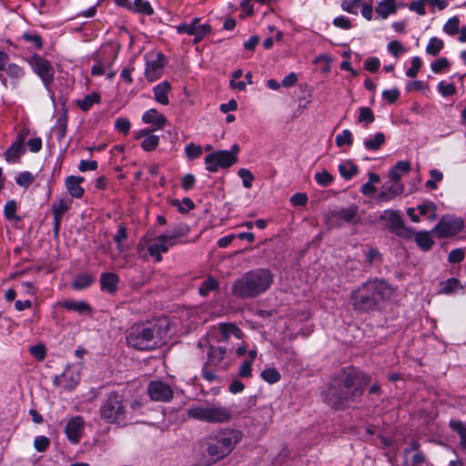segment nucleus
Returning a JSON list of instances; mask_svg holds the SVG:
<instances>
[{
	"instance_id": "f257e3e1",
	"label": "nucleus",
	"mask_w": 466,
	"mask_h": 466,
	"mask_svg": "<svg viewBox=\"0 0 466 466\" xmlns=\"http://www.w3.org/2000/svg\"><path fill=\"white\" fill-rule=\"evenodd\" d=\"M370 377L360 371H344L341 379L334 381L326 393V401L335 409H345L363 394Z\"/></svg>"
},
{
	"instance_id": "f03ea898",
	"label": "nucleus",
	"mask_w": 466,
	"mask_h": 466,
	"mask_svg": "<svg viewBox=\"0 0 466 466\" xmlns=\"http://www.w3.org/2000/svg\"><path fill=\"white\" fill-rule=\"evenodd\" d=\"M394 289L380 279H369L350 293V301L355 311L369 313L379 309L381 303L390 299Z\"/></svg>"
},
{
	"instance_id": "7ed1b4c3",
	"label": "nucleus",
	"mask_w": 466,
	"mask_h": 466,
	"mask_svg": "<svg viewBox=\"0 0 466 466\" xmlns=\"http://www.w3.org/2000/svg\"><path fill=\"white\" fill-rule=\"evenodd\" d=\"M274 276L268 268H256L244 273L231 287V293L238 299H254L265 293L273 283Z\"/></svg>"
},
{
	"instance_id": "20e7f679",
	"label": "nucleus",
	"mask_w": 466,
	"mask_h": 466,
	"mask_svg": "<svg viewBox=\"0 0 466 466\" xmlns=\"http://www.w3.org/2000/svg\"><path fill=\"white\" fill-rule=\"evenodd\" d=\"M242 437L243 433L240 431L225 428L207 435L201 443L212 461L217 462L228 456Z\"/></svg>"
},
{
	"instance_id": "39448f33",
	"label": "nucleus",
	"mask_w": 466,
	"mask_h": 466,
	"mask_svg": "<svg viewBox=\"0 0 466 466\" xmlns=\"http://www.w3.org/2000/svg\"><path fill=\"white\" fill-rule=\"evenodd\" d=\"M127 342L130 347L140 350H153L163 342V330L161 324L152 327L134 325L128 331Z\"/></svg>"
},
{
	"instance_id": "423d86ee",
	"label": "nucleus",
	"mask_w": 466,
	"mask_h": 466,
	"mask_svg": "<svg viewBox=\"0 0 466 466\" xmlns=\"http://www.w3.org/2000/svg\"><path fill=\"white\" fill-rule=\"evenodd\" d=\"M187 415L195 420L210 424H226L232 419L229 408L208 402L189 407L187 410Z\"/></svg>"
},
{
	"instance_id": "0eeeda50",
	"label": "nucleus",
	"mask_w": 466,
	"mask_h": 466,
	"mask_svg": "<svg viewBox=\"0 0 466 466\" xmlns=\"http://www.w3.org/2000/svg\"><path fill=\"white\" fill-rule=\"evenodd\" d=\"M99 416L106 423H121L127 417L124 396L116 391L110 392L100 406Z\"/></svg>"
},
{
	"instance_id": "6e6552de",
	"label": "nucleus",
	"mask_w": 466,
	"mask_h": 466,
	"mask_svg": "<svg viewBox=\"0 0 466 466\" xmlns=\"http://www.w3.org/2000/svg\"><path fill=\"white\" fill-rule=\"evenodd\" d=\"M238 161V157L227 150L216 151L205 157L207 170L217 172L218 168H228Z\"/></svg>"
},
{
	"instance_id": "1a4fd4ad",
	"label": "nucleus",
	"mask_w": 466,
	"mask_h": 466,
	"mask_svg": "<svg viewBox=\"0 0 466 466\" xmlns=\"http://www.w3.org/2000/svg\"><path fill=\"white\" fill-rule=\"evenodd\" d=\"M34 72L41 78L46 87H49L54 80L55 70L51 63L35 54L28 60Z\"/></svg>"
},
{
	"instance_id": "9d476101",
	"label": "nucleus",
	"mask_w": 466,
	"mask_h": 466,
	"mask_svg": "<svg viewBox=\"0 0 466 466\" xmlns=\"http://www.w3.org/2000/svg\"><path fill=\"white\" fill-rule=\"evenodd\" d=\"M179 34L193 35L195 44L200 42L204 37L211 34L212 28L209 24H200V18H194L189 24L183 23L177 26Z\"/></svg>"
},
{
	"instance_id": "9b49d317",
	"label": "nucleus",
	"mask_w": 466,
	"mask_h": 466,
	"mask_svg": "<svg viewBox=\"0 0 466 466\" xmlns=\"http://www.w3.org/2000/svg\"><path fill=\"white\" fill-rule=\"evenodd\" d=\"M464 223L460 218L443 217L432 229V232L440 238L452 237L463 228Z\"/></svg>"
},
{
	"instance_id": "f8f14e48",
	"label": "nucleus",
	"mask_w": 466,
	"mask_h": 466,
	"mask_svg": "<svg viewBox=\"0 0 466 466\" xmlns=\"http://www.w3.org/2000/svg\"><path fill=\"white\" fill-rule=\"evenodd\" d=\"M147 393L154 401L167 402L173 398V390L169 384L161 380L150 381L147 385Z\"/></svg>"
},
{
	"instance_id": "ddd939ff",
	"label": "nucleus",
	"mask_w": 466,
	"mask_h": 466,
	"mask_svg": "<svg viewBox=\"0 0 466 466\" xmlns=\"http://www.w3.org/2000/svg\"><path fill=\"white\" fill-rule=\"evenodd\" d=\"M84 425L85 421L80 416L73 417L67 421L65 432L72 443L76 444L79 442L84 431Z\"/></svg>"
},
{
	"instance_id": "4468645a",
	"label": "nucleus",
	"mask_w": 466,
	"mask_h": 466,
	"mask_svg": "<svg viewBox=\"0 0 466 466\" xmlns=\"http://www.w3.org/2000/svg\"><path fill=\"white\" fill-rule=\"evenodd\" d=\"M404 190L402 183L387 182L382 186L380 192L377 196L379 202H389L401 195Z\"/></svg>"
},
{
	"instance_id": "2eb2a0df",
	"label": "nucleus",
	"mask_w": 466,
	"mask_h": 466,
	"mask_svg": "<svg viewBox=\"0 0 466 466\" xmlns=\"http://www.w3.org/2000/svg\"><path fill=\"white\" fill-rule=\"evenodd\" d=\"M214 329H218L221 335V339H218L219 341H228L231 337L239 339L243 336V332L235 323L222 322L214 327Z\"/></svg>"
},
{
	"instance_id": "dca6fc26",
	"label": "nucleus",
	"mask_w": 466,
	"mask_h": 466,
	"mask_svg": "<svg viewBox=\"0 0 466 466\" xmlns=\"http://www.w3.org/2000/svg\"><path fill=\"white\" fill-rule=\"evenodd\" d=\"M142 121L153 125L156 129H162L167 123L166 116L155 108L146 111L142 116Z\"/></svg>"
},
{
	"instance_id": "f3484780",
	"label": "nucleus",
	"mask_w": 466,
	"mask_h": 466,
	"mask_svg": "<svg viewBox=\"0 0 466 466\" xmlns=\"http://www.w3.org/2000/svg\"><path fill=\"white\" fill-rule=\"evenodd\" d=\"M72 201L70 199H59L52 205V213L54 215L55 231L57 233L59 225L64 214L69 209Z\"/></svg>"
},
{
	"instance_id": "a211bd4d",
	"label": "nucleus",
	"mask_w": 466,
	"mask_h": 466,
	"mask_svg": "<svg viewBox=\"0 0 466 466\" xmlns=\"http://www.w3.org/2000/svg\"><path fill=\"white\" fill-rule=\"evenodd\" d=\"M187 226H178L175 228L171 234L160 235L162 242L168 249L170 247L177 245L179 242V238L185 237L188 232Z\"/></svg>"
},
{
	"instance_id": "6ab92c4d",
	"label": "nucleus",
	"mask_w": 466,
	"mask_h": 466,
	"mask_svg": "<svg viewBox=\"0 0 466 466\" xmlns=\"http://www.w3.org/2000/svg\"><path fill=\"white\" fill-rule=\"evenodd\" d=\"M141 137H144L141 147L145 151H152L156 149L159 143L158 136L153 135L149 129H143L137 132L136 138L138 139Z\"/></svg>"
},
{
	"instance_id": "aec40b11",
	"label": "nucleus",
	"mask_w": 466,
	"mask_h": 466,
	"mask_svg": "<svg viewBox=\"0 0 466 466\" xmlns=\"http://www.w3.org/2000/svg\"><path fill=\"white\" fill-rule=\"evenodd\" d=\"M164 66L163 58L160 56H157V57L152 61H148L147 63L146 67V77L149 81L157 80L161 73L162 68Z\"/></svg>"
},
{
	"instance_id": "412c9836",
	"label": "nucleus",
	"mask_w": 466,
	"mask_h": 466,
	"mask_svg": "<svg viewBox=\"0 0 466 466\" xmlns=\"http://www.w3.org/2000/svg\"><path fill=\"white\" fill-rule=\"evenodd\" d=\"M78 380L79 376L77 374H74L70 370H66L55 379V383L63 389L71 390L76 387Z\"/></svg>"
},
{
	"instance_id": "4be33fe9",
	"label": "nucleus",
	"mask_w": 466,
	"mask_h": 466,
	"mask_svg": "<svg viewBox=\"0 0 466 466\" xmlns=\"http://www.w3.org/2000/svg\"><path fill=\"white\" fill-rule=\"evenodd\" d=\"M84 180L81 177L70 176L66 180V187L69 194L76 198H80L84 195V188L81 183Z\"/></svg>"
},
{
	"instance_id": "5701e85b",
	"label": "nucleus",
	"mask_w": 466,
	"mask_h": 466,
	"mask_svg": "<svg viewBox=\"0 0 466 466\" xmlns=\"http://www.w3.org/2000/svg\"><path fill=\"white\" fill-rule=\"evenodd\" d=\"M380 219L387 223L391 232L394 231L403 223L400 214L396 210H385L380 217Z\"/></svg>"
},
{
	"instance_id": "b1692460",
	"label": "nucleus",
	"mask_w": 466,
	"mask_h": 466,
	"mask_svg": "<svg viewBox=\"0 0 466 466\" xmlns=\"http://www.w3.org/2000/svg\"><path fill=\"white\" fill-rule=\"evenodd\" d=\"M154 96L157 102L167 106L169 103L168 94L171 92V86L167 81H163L154 87Z\"/></svg>"
},
{
	"instance_id": "393cba45",
	"label": "nucleus",
	"mask_w": 466,
	"mask_h": 466,
	"mask_svg": "<svg viewBox=\"0 0 466 466\" xmlns=\"http://www.w3.org/2000/svg\"><path fill=\"white\" fill-rule=\"evenodd\" d=\"M227 354V350L222 347H209L208 352V360L207 365L210 366H218L221 363V361L225 359Z\"/></svg>"
},
{
	"instance_id": "a878e982",
	"label": "nucleus",
	"mask_w": 466,
	"mask_h": 466,
	"mask_svg": "<svg viewBox=\"0 0 466 466\" xmlns=\"http://www.w3.org/2000/svg\"><path fill=\"white\" fill-rule=\"evenodd\" d=\"M147 251L150 256L154 257L157 262L162 261L161 252H167V247L162 242V238L160 236L157 237L152 240V242L147 246Z\"/></svg>"
},
{
	"instance_id": "bb28decb",
	"label": "nucleus",
	"mask_w": 466,
	"mask_h": 466,
	"mask_svg": "<svg viewBox=\"0 0 466 466\" xmlns=\"http://www.w3.org/2000/svg\"><path fill=\"white\" fill-rule=\"evenodd\" d=\"M118 277L114 273H103L100 278L101 289L115 293L117 289Z\"/></svg>"
},
{
	"instance_id": "cd10ccee",
	"label": "nucleus",
	"mask_w": 466,
	"mask_h": 466,
	"mask_svg": "<svg viewBox=\"0 0 466 466\" xmlns=\"http://www.w3.org/2000/svg\"><path fill=\"white\" fill-rule=\"evenodd\" d=\"M396 10V0H382L375 8L378 15L383 19L387 18L390 15L394 14Z\"/></svg>"
},
{
	"instance_id": "c85d7f7f",
	"label": "nucleus",
	"mask_w": 466,
	"mask_h": 466,
	"mask_svg": "<svg viewBox=\"0 0 466 466\" xmlns=\"http://www.w3.org/2000/svg\"><path fill=\"white\" fill-rule=\"evenodd\" d=\"M414 240L418 247L423 251L430 250L434 244V241L428 231L416 232Z\"/></svg>"
},
{
	"instance_id": "c756f323",
	"label": "nucleus",
	"mask_w": 466,
	"mask_h": 466,
	"mask_svg": "<svg viewBox=\"0 0 466 466\" xmlns=\"http://www.w3.org/2000/svg\"><path fill=\"white\" fill-rule=\"evenodd\" d=\"M60 305L67 310H74L80 314L91 311L90 306L85 301L67 300Z\"/></svg>"
},
{
	"instance_id": "7c9ffc66",
	"label": "nucleus",
	"mask_w": 466,
	"mask_h": 466,
	"mask_svg": "<svg viewBox=\"0 0 466 466\" xmlns=\"http://www.w3.org/2000/svg\"><path fill=\"white\" fill-rule=\"evenodd\" d=\"M339 171L341 177L346 179H350L359 172V168L352 161H345L339 166Z\"/></svg>"
},
{
	"instance_id": "2f4dec72",
	"label": "nucleus",
	"mask_w": 466,
	"mask_h": 466,
	"mask_svg": "<svg viewBox=\"0 0 466 466\" xmlns=\"http://www.w3.org/2000/svg\"><path fill=\"white\" fill-rule=\"evenodd\" d=\"M417 208L421 216H427L430 220H435L438 217L437 207L433 202L426 201Z\"/></svg>"
},
{
	"instance_id": "473e14b6",
	"label": "nucleus",
	"mask_w": 466,
	"mask_h": 466,
	"mask_svg": "<svg viewBox=\"0 0 466 466\" xmlns=\"http://www.w3.org/2000/svg\"><path fill=\"white\" fill-rule=\"evenodd\" d=\"M385 141V135L382 132H378L372 137L366 139L364 146L369 150H378Z\"/></svg>"
},
{
	"instance_id": "72a5a7b5",
	"label": "nucleus",
	"mask_w": 466,
	"mask_h": 466,
	"mask_svg": "<svg viewBox=\"0 0 466 466\" xmlns=\"http://www.w3.org/2000/svg\"><path fill=\"white\" fill-rule=\"evenodd\" d=\"M24 153L23 145L14 142L11 147L6 150L5 156L7 162H15L20 156Z\"/></svg>"
},
{
	"instance_id": "f704fd0d",
	"label": "nucleus",
	"mask_w": 466,
	"mask_h": 466,
	"mask_svg": "<svg viewBox=\"0 0 466 466\" xmlns=\"http://www.w3.org/2000/svg\"><path fill=\"white\" fill-rule=\"evenodd\" d=\"M100 102V96L97 93L86 95L83 99L77 100V106L84 111H87L93 105Z\"/></svg>"
},
{
	"instance_id": "c9c22d12",
	"label": "nucleus",
	"mask_w": 466,
	"mask_h": 466,
	"mask_svg": "<svg viewBox=\"0 0 466 466\" xmlns=\"http://www.w3.org/2000/svg\"><path fill=\"white\" fill-rule=\"evenodd\" d=\"M218 289V281L212 277L207 278L198 289V292L201 296L206 297L210 291Z\"/></svg>"
},
{
	"instance_id": "e433bc0d",
	"label": "nucleus",
	"mask_w": 466,
	"mask_h": 466,
	"mask_svg": "<svg viewBox=\"0 0 466 466\" xmlns=\"http://www.w3.org/2000/svg\"><path fill=\"white\" fill-rule=\"evenodd\" d=\"M337 212L340 218L341 222L344 221V222L351 223V222L358 221V215H357L358 208L355 206L350 207L349 208H343Z\"/></svg>"
},
{
	"instance_id": "4c0bfd02",
	"label": "nucleus",
	"mask_w": 466,
	"mask_h": 466,
	"mask_svg": "<svg viewBox=\"0 0 466 466\" xmlns=\"http://www.w3.org/2000/svg\"><path fill=\"white\" fill-rule=\"evenodd\" d=\"M444 46V42L437 37H431L427 45L426 52L427 54L436 56L440 54Z\"/></svg>"
},
{
	"instance_id": "58836bf2",
	"label": "nucleus",
	"mask_w": 466,
	"mask_h": 466,
	"mask_svg": "<svg viewBox=\"0 0 466 466\" xmlns=\"http://www.w3.org/2000/svg\"><path fill=\"white\" fill-rule=\"evenodd\" d=\"M128 7L133 8L136 12L142 13L147 15H152L154 12L149 2L145 0H135L133 7Z\"/></svg>"
},
{
	"instance_id": "ea45409f",
	"label": "nucleus",
	"mask_w": 466,
	"mask_h": 466,
	"mask_svg": "<svg viewBox=\"0 0 466 466\" xmlns=\"http://www.w3.org/2000/svg\"><path fill=\"white\" fill-rule=\"evenodd\" d=\"M460 19L457 16L450 18L443 26V30L450 35H454L459 33Z\"/></svg>"
},
{
	"instance_id": "a19ab883",
	"label": "nucleus",
	"mask_w": 466,
	"mask_h": 466,
	"mask_svg": "<svg viewBox=\"0 0 466 466\" xmlns=\"http://www.w3.org/2000/svg\"><path fill=\"white\" fill-rule=\"evenodd\" d=\"M93 279L87 274L77 276L72 283L75 289H82L91 285Z\"/></svg>"
},
{
	"instance_id": "79ce46f5",
	"label": "nucleus",
	"mask_w": 466,
	"mask_h": 466,
	"mask_svg": "<svg viewBox=\"0 0 466 466\" xmlns=\"http://www.w3.org/2000/svg\"><path fill=\"white\" fill-rule=\"evenodd\" d=\"M460 286V280L458 279L451 278L441 283V291L444 294H449L455 291Z\"/></svg>"
},
{
	"instance_id": "37998d69",
	"label": "nucleus",
	"mask_w": 466,
	"mask_h": 466,
	"mask_svg": "<svg viewBox=\"0 0 466 466\" xmlns=\"http://www.w3.org/2000/svg\"><path fill=\"white\" fill-rule=\"evenodd\" d=\"M261 377L268 383H276L280 380V374L275 368L265 369L261 372Z\"/></svg>"
},
{
	"instance_id": "c03bdc74",
	"label": "nucleus",
	"mask_w": 466,
	"mask_h": 466,
	"mask_svg": "<svg viewBox=\"0 0 466 466\" xmlns=\"http://www.w3.org/2000/svg\"><path fill=\"white\" fill-rule=\"evenodd\" d=\"M358 120L360 123H364L365 126H368L375 120V116L370 107L363 106L360 108Z\"/></svg>"
},
{
	"instance_id": "a18cd8bd",
	"label": "nucleus",
	"mask_w": 466,
	"mask_h": 466,
	"mask_svg": "<svg viewBox=\"0 0 466 466\" xmlns=\"http://www.w3.org/2000/svg\"><path fill=\"white\" fill-rule=\"evenodd\" d=\"M353 143L352 134L350 130L345 129L341 134L336 137V145L341 147L345 145L351 146Z\"/></svg>"
},
{
	"instance_id": "49530a36",
	"label": "nucleus",
	"mask_w": 466,
	"mask_h": 466,
	"mask_svg": "<svg viewBox=\"0 0 466 466\" xmlns=\"http://www.w3.org/2000/svg\"><path fill=\"white\" fill-rule=\"evenodd\" d=\"M325 223L329 229L341 226V220L337 211H331L326 215Z\"/></svg>"
},
{
	"instance_id": "de8ad7c7",
	"label": "nucleus",
	"mask_w": 466,
	"mask_h": 466,
	"mask_svg": "<svg viewBox=\"0 0 466 466\" xmlns=\"http://www.w3.org/2000/svg\"><path fill=\"white\" fill-rule=\"evenodd\" d=\"M238 174L242 179L243 186L246 188H250L255 178L251 171L247 168H240Z\"/></svg>"
},
{
	"instance_id": "09e8293b",
	"label": "nucleus",
	"mask_w": 466,
	"mask_h": 466,
	"mask_svg": "<svg viewBox=\"0 0 466 466\" xmlns=\"http://www.w3.org/2000/svg\"><path fill=\"white\" fill-rule=\"evenodd\" d=\"M450 67V61L446 57H441L431 63V70L438 74L442 70L448 69Z\"/></svg>"
},
{
	"instance_id": "8fccbe9b",
	"label": "nucleus",
	"mask_w": 466,
	"mask_h": 466,
	"mask_svg": "<svg viewBox=\"0 0 466 466\" xmlns=\"http://www.w3.org/2000/svg\"><path fill=\"white\" fill-rule=\"evenodd\" d=\"M394 234L399 237L411 240L414 238L416 232H414L411 228L406 227L404 223H402L395 231Z\"/></svg>"
},
{
	"instance_id": "3c124183",
	"label": "nucleus",
	"mask_w": 466,
	"mask_h": 466,
	"mask_svg": "<svg viewBox=\"0 0 466 466\" xmlns=\"http://www.w3.org/2000/svg\"><path fill=\"white\" fill-rule=\"evenodd\" d=\"M315 179L320 186L327 187L333 181V177L327 170H322L315 175Z\"/></svg>"
},
{
	"instance_id": "603ef678",
	"label": "nucleus",
	"mask_w": 466,
	"mask_h": 466,
	"mask_svg": "<svg viewBox=\"0 0 466 466\" xmlns=\"http://www.w3.org/2000/svg\"><path fill=\"white\" fill-rule=\"evenodd\" d=\"M22 37L25 41L32 43L35 48L42 49L43 40L39 35L25 33Z\"/></svg>"
},
{
	"instance_id": "864d4df0",
	"label": "nucleus",
	"mask_w": 466,
	"mask_h": 466,
	"mask_svg": "<svg viewBox=\"0 0 466 466\" xmlns=\"http://www.w3.org/2000/svg\"><path fill=\"white\" fill-rule=\"evenodd\" d=\"M4 213L7 219H15V220L19 219L15 215L16 203L15 200H10L5 204Z\"/></svg>"
},
{
	"instance_id": "5fc2aeb1",
	"label": "nucleus",
	"mask_w": 466,
	"mask_h": 466,
	"mask_svg": "<svg viewBox=\"0 0 466 466\" xmlns=\"http://www.w3.org/2000/svg\"><path fill=\"white\" fill-rule=\"evenodd\" d=\"M202 154V147L193 143L186 147V155L189 159H194L200 157Z\"/></svg>"
},
{
	"instance_id": "6e6d98bb",
	"label": "nucleus",
	"mask_w": 466,
	"mask_h": 466,
	"mask_svg": "<svg viewBox=\"0 0 466 466\" xmlns=\"http://www.w3.org/2000/svg\"><path fill=\"white\" fill-rule=\"evenodd\" d=\"M420 66H421L420 58L419 56L413 57L411 60V66H410V68H409L407 70L406 75L410 78L415 77L418 75Z\"/></svg>"
},
{
	"instance_id": "4d7b16f0",
	"label": "nucleus",
	"mask_w": 466,
	"mask_h": 466,
	"mask_svg": "<svg viewBox=\"0 0 466 466\" xmlns=\"http://www.w3.org/2000/svg\"><path fill=\"white\" fill-rule=\"evenodd\" d=\"M127 238L126 228L123 225H119L117 232L116 236L114 237V240L117 244V248L121 252L122 249V243L125 241Z\"/></svg>"
},
{
	"instance_id": "13d9d810",
	"label": "nucleus",
	"mask_w": 466,
	"mask_h": 466,
	"mask_svg": "<svg viewBox=\"0 0 466 466\" xmlns=\"http://www.w3.org/2000/svg\"><path fill=\"white\" fill-rule=\"evenodd\" d=\"M34 181V176L28 172H23L16 177V183L19 186L27 187L29 185H31Z\"/></svg>"
},
{
	"instance_id": "bf43d9fd",
	"label": "nucleus",
	"mask_w": 466,
	"mask_h": 466,
	"mask_svg": "<svg viewBox=\"0 0 466 466\" xmlns=\"http://www.w3.org/2000/svg\"><path fill=\"white\" fill-rule=\"evenodd\" d=\"M50 444V441L46 436H39L35 439L34 446L39 452L45 451Z\"/></svg>"
},
{
	"instance_id": "052dcab7",
	"label": "nucleus",
	"mask_w": 466,
	"mask_h": 466,
	"mask_svg": "<svg viewBox=\"0 0 466 466\" xmlns=\"http://www.w3.org/2000/svg\"><path fill=\"white\" fill-rule=\"evenodd\" d=\"M440 93L443 96H452L456 93V87L453 84H447L441 81L438 86Z\"/></svg>"
},
{
	"instance_id": "680f3d73",
	"label": "nucleus",
	"mask_w": 466,
	"mask_h": 466,
	"mask_svg": "<svg viewBox=\"0 0 466 466\" xmlns=\"http://www.w3.org/2000/svg\"><path fill=\"white\" fill-rule=\"evenodd\" d=\"M131 124L127 118H117L115 122V127L118 132L127 135L130 129Z\"/></svg>"
},
{
	"instance_id": "e2e57ef3",
	"label": "nucleus",
	"mask_w": 466,
	"mask_h": 466,
	"mask_svg": "<svg viewBox=\"0 0 466 466\" xmlns=\"http://www.w3.org/2000/svg\"><path fill=\"white\" fill-rule=\"evenodd\" d=\"M30 353L38 360H43L46 358V347L43 344H37L30 347Z\"/></svg>"
},
{
	"instance_id": "0e129e2a",
	"label": "nucleus",
	"mask_w": 466,
	"mask_h": 466,
	"mask_svg": "<svg viewBox=\"0 0 466 466\" xmlns=\"http://www.w3.org/2000/svg\"><path fill=\"white\" fill-rule=\"evenodd\" d=\"M7 75L15 79H19L24 75L23 68L15 64H10L6 69Z\"/></svg>"
},
{
	"instance_id": "69168bd1",
	"label": "nucleus",
	"mask_w": 466,
	"mask_h": 466,
	"mask_svg": "<svg viewBox=\"0 0 466 466\" xmlns=\"http://www.w3.org/2000/svg\"><path fill=\"white\" fill-rule=\"evenodd\" d=\"M252 373V360H245L238 369V376L249 378Z\"/></svg>"
},
{
	"instance_id": "338daca9",
	"label": "nucleus",
	"mask_w": 466,
	"mask_h": 466,
	"mask_svg": "<svg viewBox=\"0 0 466 466\" xmlns=\"http://www.w3.org/2000/svg\"><path fill=\"white\" fill-rule=\"evenodd\" d=\"M426 3H427V0L412 1L410 4V9L411 11L416 12L420 15H424L426 14V10H425V4Z\"/></svg>"
},
{
	"instance_id": "774afa93",
	"label": "nucleus",
	"mask_w": 466,
	"mask_h": 466,
	"mask_svg": "<svg viewBox=\"0 0 466 466\" xmlns=\"http://www.w3.org/2000/svg\"><path fill=\"white\" fill-rule=\"evenodd\" d=\"M400 96V91L397 88H392L389 90H384L382 92V97L388 101L390 104H392L398 100Z\"/></svg>"
}]
</instances>
